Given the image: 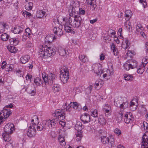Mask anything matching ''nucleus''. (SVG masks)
<instances>
[{"label": "nucleus", "mask_w": 148, "mask_h": 148, "mask_svg": "<svg viewBox=\"0 0 148 148\" xmlns=\"http://www.w3.org/2000/svg\"><path fill=\"white\" fill-rule=\"evenodd\" d=\"M82 21L81 17H76L74 18L73 17H69V18L64 25V29L68 32H72L73 29V28L67 25L69 24L74 27H79L81 25Z\"/></svg>", "instance_id": "f257e3e1"}, {"label": "nucleus", "mask_w": 148, "mask_h": 148, "mask_svg": "<svg viewBox=\"0 0 148 148\" xmlns=\"http://www.w3.org/2000/svg\"><path fill=\"white\" fill-rule=\"evenodd\" d=\"M56 47L54 45L48 47L47 45H42L39 51L40 57H50L56 53Z\"/></svg>", "instance_id": "f03ea898"}, {"label": "nucleus", "mask_w": 148, "mask_h": 148, "mask_svg": "<svg viewBox=\"0 0 148 148\" xmlns=\"http://www.w3.org/2000/svg\"><path fill=\"white\" fill-rule=\"evenodd\" d=\"M42 77L45 84L51 85L54 83L53 88L60 87L59 84H55L56 79L57 78V76L55 74L52 73L47 74L45 73H43L42 74Z\"/></svg>", "instance_id": "7ed1b4c3"}, {"label": "nucleus", "mask_w": 148, "mask_h": 148, "mask_svg": "<svg viewBox=\"0 0 148 148\" xmlns=\"http://www.w3.org/2000/svg\"><path fill=\"white\" fill-rule=\"evenodd\" d=\"M55 120V119H53L47 121H44L42 124L40 123L39 125L37 127V129L38 131H41L46 129L47 127H48L50 128L53 127L56 125Z\"/></svg>", "instance_id": "20e7f679"}, {"label": "nucleus", "mask_w": 148, "mask_h": 148, "mask_svg": "<svg viewBox=\"0 0 148 148\" xmlns=\"http://www.w3.org/2000/svg\"><path fill=\"white\" fill-rule=\"evenodd\" d=\"M137 62L134 60H131L127 61L124 65V69L127 71H129L130 69L136 68L137 66Z\"/></svg>", "instance_id": "39448f33"}, {"label": "nucleus", "mask_w": 148, "mask_h": 148, "mask_svg": "<svg viewBox=\"0 0 148 148\" xmlns=\"http://www.w3.org/2000/svg\"><path fill=\"white\" fill-rule=\"evenodd\" d=\"M63 108L66 109V111L70 112L71 108H73L76 110H79V109L81 108L80 106L77 102H71L70 104L66 103L64 106Z\"/></svg>", "instance_id": "423d86ee"}, {"label": "nucleus", "mask_w": 148, "mask_h": 148, "mask_svg": "<svg viewBox=\"0 0 148 148\" xmlns=\"http://www.w3.org/2000/svg\"><path fill=\"white\" fill-rule=\"evenodd\" d=\"M101 141L104 144H108V146L112 147L114 145V139L109 138L106 136H101Z\"/></svg>", "instance_id": "0eeeda50"}, {"label": "nucleus", "mask_w": 148, "mask_h": 148, "mask_svg": "<svg viewBox=\"0 0 148 148\" xmlns=\"http://www.w3.org/2000/svg\"><path fill=\"white\" fill-rule=\"evenodd\" d=\"M11 113V111L5 109L2 111L0 114V124L4 119L8 117Z\"/></svg>", "instance_id": "6e6552de"}, {"label": "nucleus", "mask_w": 148, "mask_h": 148, "mask_svg": "<svg viewBox=\"0 0 148 148\" xmlns=\"http://www.w3.org/2000/svg\"><path fill=\"white\" fill-rule=\"evenodd\" d=\"M14 125L11 123H9L6 125L4 127V133L11 134L14 130Z\"/></svg>", "instance_id": "1a4fd4ad"}, {"label": "nucleus", "mask_w": 148, "mask_h": 148, "mask_svg": "<svg viewBox=\"0 0 148 148\" xmlns=\"http://www.w3.org/2000/svg\"><path fill=\"white\" fill-rule=\"evenodd\" d=\"M92 69L97 76H100L103 73L102 67L101 65L98 66L97 65L94 64L92 66Z\"/></svg>", "instance_id": "9d476101"}, {"label": "nucleus", "mask_w": 148, "mask_h": 148, "mask_svg": "<svg viewBox=\"0 0 148 148\" xmlns=\"http://www.w3.org/2000/svg\"><path fill=\"white\" fill-rule=\"evenodd\" d=\"M36 130L34 126L30 125L27 131V135L29 137H34L36 135Z\"/></svg>", "instance_id": "9b49d317"}, {"label": "nucleus", "mask_w": 148, "mask_h": 148, "mask_svg": "<svg viewBox=\"0 0 148 148\" xmlns=\"http://www.w3.org/2000/svg\"><path fill=\"white\" fill-rule=\"evenodd\" d=\"M81 119L84 123L89 122L90 120V115L87 113H85L81 116Z\"/></svg>", "instance_id": "f8f14e48"}, {"label": "nucleus", "mask_w": 148, "mask_h": 148, "mask_svg": "<svg viewBox=\"0 0 148 148\" xmlns=\"http://www.w3.org/2000/svg\"><path fill=\"white\" fill-rule=\"evenodd\" d=\"M62 28V26H61L58 27H54L53 29V32L59 37H60L63 35V33Z\"/></svg>", "instance_id": "ddd939ff"}, {"label": "nucleus", "mask_w": 148, "mask_h": 148, "mask_svg": "<svg viewBox=\"0 0 148 148\" xmlns=\"http://www.w3.org/2000/svg\"><path fill=\"white\" fill-rule=\"evenodd\" d=\"M60 73L63 74L64 77L67 76L69 78V72L68 69L65 67L61 68Z\"/></svg>", "instance_id": "4468645a"}, {"label": "nucleus", "mask_w": 148, "mask_h": 148, "mask_svg": "<svg viewBox=\"0 0 148 148\" xmlns=\"http://www.w3.org/2000/svg\"><path fill=\"white\" fill-rule=\"evenodd\" d=\"M123 112L120 111V112L117 113L115 115V119L117 123L119 122L122 120Z\"/></svg>", "instance_id": "2eb2a0df"}, {"label": "nucleus", "mask_w": 148, "mask_h": 148, "mask_svg": "<svg viewBox=\"0 0 148 148\" xmlns=\"http://www.w3.org/2000/svg\"><path fill=\"white\" fill-rule=\"evenodd\" d=\"M124 119L125 123H129L130 122H132L133 121L134 119L131 116V115L129 114H125L124 116Z\"/></svg>", "instance_id": "dca6fc26"}, {"label": "nucleus", "mask_w": 148, "mask_h": 148, "mask_svg": "<svg viewBox=\"0 0 148 148\" xmlns=\"http://www.w3.org/2000/svg\"><path fill=\"white\" fill-rule=\"evenodd\" d=\"M142 148H148V138H142Z\"/></svg>", "instance_id": "f3484780"}, {"label": "nucleus", "mask_w": 148, "mask_h": 148, "mask_svg": "<svg viewBox=\"0 0 148 148\" xmlns=\"http://www.w3.org/2000/svg\"><path fill=\"white\" fill-rule=\"evenodd\" d=\"M58 52L60 55L61 56H64V55H67L68 52H66L65 49L62 47H60L59 49Z\"/></svg>", "instance_id": "a211bd4d"}, {"label": "nucleus", "mask_w": 148, "mask_h": 148, "mask_svg": "<svg viewBox=\"0 0 148 148\" xmlns=\"http://www.w3.org/2000/svg\"><path fill=\"white\" fill-rule=\"evenodd\" d=\"M29 58L30 57L29 56H24L21 58L20 61L22 63L25 64L28 61Z\"/></svg>", "instance_id": "6ab92c4d"}, {"label": "nucleus", "mask_w": 148, "mask_h": 148, "mask_svg": "<svg viewBox=\"0 0 148 148\" xmlns=\"http://www.w3.org/2000/svg\"><path fill=\"white\" fill-rule=\"evenodd\" d=\"M128 106V102L126 100L125 102H123L119 106V107L121 109V111H123L122 109L124 110V109L127 108Z\"/></svg>", "instance_id": "aec40b11"}, {"label": "nucleus", "mask_w": 148, "mask_h": 148, "mask_svg": "<svg viewBox=\"0 0 148 148\" xmlns=\"http://www.w3.org/2000/svg\"><path fill=\"white\" fill-rule=\"evenodd\" d=\"M111 49L113 51L114 55L115 56H117L119 54L118 49L115 47L114 43H112L111 45Z\"/></svg>", "instance_id": "412c9836"}, {"label": "nucleus", "mask_w": 148, "mask_h": 148, "mask_svg": "<svg viewBox=\"0 0 148 148\" xmlns=\"http://www.w3.org/2000/svg\"><path fill=\"white\" fill-rule=\"evenodd\" d=\"M45 12L42 10H39L37 12L36 16L38 18H41L45 14Z\"/></svg>", "instance_id": "4be33fe9"}, {"label": "nucleus", "mask_w": 148, "mask_h": 148, "mask_svg": "<svg viewBox=\"0 0 148 148\" xmlns=\"http://www.w3.org/2000/svg\"><path fill=\"white\" fill-rule=\"evenodd\" d=\"M9 134L3 133V137L5 141L9 142L11 140V138L9 135Z\"/></svg>", "instance_id": "5701e85b"}, {"label": "nucleus", "mask_w": 148, "mask_h": 148, "mask_svg": "<svg viewBox=\"0 0 148 148\" xmlns=\"http://www.w3.org/2000/svg\"><path fill=\"white\" fill-rule=\"evenodd\" d=\"M132 12L129 10H127L125 11V16L127 18V20H129L132 16Z\"/></svg>", "instance_id": "b1692460"}, {"label": "nucleus", "mask_w": 148, "mask_h": 148, "mask_svg": "<svg viewBox=\"0 0 148 148\" xmlns=\"http://www.w3.org/2000/svg\"><path fill=\"white\" fill-rule=\"evenodd\" d=\"M60 78L61 81L64 83H66L69 79L68 77L67 76L64 77L63 74L60 73Z\"/></svg>", "instance_id": "393cba45"}, {"label": "nucleus", "mask_w": 148, "mask_h": 148, "mask_svg": "<svg viewBox=\"0 0 148 148\" xmlns=\"http://www.w3.org/2000/svg\"><path fill=\"white\" fill-rule=\"evenodd\" d=\"M58 140L60 143V144L62 145H64L66 144L64 138L60 135L58 137Z\"/></svg>", "instance_id": "a878e982"}, {"label": "nucleus", "mask_w": 148, "mask_h": 148, "mask_svg": "<svg viewBox=\"0 0 148 148\" xmlns=\"http://www.w3.org/2000/svg\"><path fill=\"white\" fill-rule=\"evenodd\" d=\"M91 116L95 118V119L93 120L95 121L96 120V119H95L97 118L98 116V114L97 110L96 109H95L94 110L92 111Z\"/></svg>", "instance_id": "bb28decb"}, {"label": "nucleus", "mask_w": 148, "mask_h": 148, "mask_svg": "<svg viewBox=\"0 0 148 148\" xmlns=\"http://www.w3.org/2000/svg\"><path fill=\"white\" fill-rule=\"evenodd\" d=\"M99 123L101 125L105 124L106 121L102 115H100L98 118Z\"/></svg>", "instance_id": "cd10ccee"}, {"label": "nucleus", "mask_w": 148, "mask_h": 148, "mask_svg": "<svg viewBox=\"0 0 148 148\" xmlns=\"http://www.w3.org/2000/svg\"><path fill=\"white\" fill-rule=\"evenodd\" d=\"M34 82L37 86H39L41 84H42V82L41 79L39 77H36L34 79Z\"/></svg>", "instance_id": "c85d7f7f"}, {"label": "nucleus", "mask_w": 148, "mask_h": 148, "mask_svg": "<svg viewBox=\"0 0 148 148\" xmlns=\"http://www.w3.org/2000/svg\"><path fill=\"white\" fill-rule=\"evenodd\" d=\"M124 78L125 80L131 81L133 80L134 77L131 75L125 74L124 75Z\"/></svg>", "instance_id": "c756f323"}, {"label": "nucleus", "mask_w": 148, "mask_h": 148, "mask_svg": "<svg viewBox=\"0 0 148 148\" xmlns=\"http://www.w3.org/2000/svg\"><path fill=\"white\" fill-rule=\"evenodd\" d=\"M72 5L70 7H74L75 6V8L77 7H79L80 6V4L79 2L75 0L74 1L73 0H72L71 3V5Z\"/></svg>", "instance_id": "7c9ffc66"}, {"label": "nucleus", "mask_w": 148, "mask_h": 148, "mask_svg": "<svg viewBox=\"0 0 148 148\" xmlns=\"http://www.w3.org/2000/svg\"><path fill=\"white\" fill-rule=\"evenodd\" d=\"M82 137V133L80 132H77L76 139L77 141H80Z\"/></svg>", "instance_id": "2f4dec72"}, {"label": "nucleus", "mask_w": 148, "mask_h": 148, "mask_svg": "<svg viewBox=\"0 0 148 148\" xmlns=\"http://www.w3.org/2000/svg\"><path fill=\"white\" fill-rule=\"evenodd\" d=\"M62 111L60 110H56L54 113L53 114V115L58 118L59 116L62 115Z\"/></svg>", "instance_id": "473e14b6"}, {"label": "nucleus", "mask_w": 148, "mask_h": 148, "mask_svg": "<svg viewBox=\"0 0 148 148\" xmlns=\"http://www.w3.org/2000/svg\"><path fill=\"white\" fill-rule=\"evenodd\" d=\"M8 49L9 51L11 53H15L17 50L16 48L14 46H10L9 47H8Z\"/></svg>", "instance_id": "72a5a7b5"}, {"label": "nucleus", "mask_w": 148, "mask_h": 148, "mask_svg": "<svg viewBox=\"0 0 148 148\" xmlns=\"http://www.w3.org/2000/svg\"><path fill=\"white\" fill-rule=\"evenodd\" d=\"M33 4L32 2H30L29 3L25 5V8L28 10H32V8Z\"/></svg>", "instance_id": "f704fd0d"}, {"label": "nucleus", "mask_w": 148, "mask_h": 148, "mask_svg": "<svg viewBox=\"0 0 148 148\" xmlns=\"http://www.w3.org/2000/svg\"><path fill=\"white\" fill-rule=\"evenodd\" d=\"M5 24L4 23L0 22V33L4 31L5 28Z\"/></svg>", "instance_id": "c9c22d12"}, {"label": "nucleus", "mask_w": 148, "mask_h": 148, "mask_svg": "<svg viewBox=\"0 0 148 148\" xmlns=\"http://www.w3.org/2000/svg\"><path fill=\"white\" fill-rule=\"evenodd\" d=\"M92 87L93 86L92 85H90L89 86L85 89V91L86 94H89L91 93Z\"/></svg>", "instance_id": "e433bc0d"}, {"label": "nucleus", "mask_w": 148, "mask_h": 148, "mask_svg": "<svg viewBox=\"0 0 148 148\" xmlns=\"http://www.w3.org/2000/svg\"><path fill=\"white\" fill-rule=\"evenodd\" d=\"M145 69V66H141L137 70V73H138L140 74H142L144 71Z\"/></svg>", "instance_id": "4c0bfd02"}, {"label": "nucleus", "mask_w": 148, "mask_h": 148, "mask_svg": "<svg viewBox=\"0 0 148 148\" xmlns=\"http://www.w3.org/2000/svg\"><path fill=\"white\" fill-rule=\"evenodd\" d=\"M8 35L7 34L4 33L1 36V38L3 41H6L8 40Z\"/></svg>", "instance_id": "58836bf2"}, {"label": "nucleus", "mask_w": 148, "mask_h": 148, "mask_svg": "<svg viewBox=\"0 0 148 148\" xmlns=\"http://www.w3.org/2000/svg\"><path fill=\"white\" fill-rule=\"evenodd\" d=\"M75 8L73 7H70L69 9V16L71 17L73 16V14L75 10Z\"/></svg>", "instance_id": "ea45409f"}, {"label": "nucleus", "mask_w": 148, "mask_h": 148, "mask_svg": "<svg viewBox=\"0 0 148 148\" xmlns=\"http://www.w3.org/2000/svg\"><path fill=\"white\" fill-rule=\"evenodd\" d=\"M65 113L64 112H63L62 113V114L61 116H59L57 118H56V119H55V123L56 124V121L58 119H59V120H63L65 118Z\"/></svg>", "instance_id": "a19ab883"}, {"label": "nucleus", "mask_w": 148, "mask_h": 148, "mask_svg": "<svg viewBox=\"0 0 148 148\" xmlns=\"http://www.w3.org/2000/svg\"><path fill=\"white\" fill-rule=\"evenodd\" d=\"M80 60L83 62H85L87 60V58L86 56L81 55L79 56Z\"/></svg>", "instance_id": "79ce46f5"}, {"label": "nucleus", "mask_w": 148, "mask_h": 148, "mask_svg": "<svg viewBox=\"0 0 148 148\" xmlns=\"http://www.w3.org/2000/svg\"><path fill=\"white\" fill-rule=\"evenodd\" d=\"M45 39L48 42H51L53 41V35H52L51 36H47L46 37Z\"/></svg>", "instance_id": "37998d69"}, {"label": "nucleus", "mask_w": 148, "mask_h": 148, "mask_svg": "<svg viewBox=\"0 0 148 148\" xmlns=\"http://www.w3.org/2000/svg\"><path fill=\"white\" fill-rule=\"evenodd\" d=\"M142 63L143 64V66H145V65H146L148 63V58L147 57L144 58L142 60Z\"/></svg>", "instance_id": "c03bdc74"}, {"label": "nucleus", "mask_w": 148, "mask_h": 148, "mask_svg": "<svg viewBox=\"0 0 148 148\" xmlns=\"http://www.w3.org/2000/svg\"><path fill=\"white\" fill-rule=\"evenodd\" d=\"M136 29L137 32H140V31H142L143 29V28L141 24H138L137 25Z\"/></svg>", "instance_id": "a18cd8bd"}, {"label": "nucleus", "mask_w": 148, "mask_h": 148, "mask_svg": "<svg viewBox=\"0 0 148 148\" xmlns=\"http://www.w3.org/2000/svg\"><path fill=\"white\" fill-rule=\"evenodd\" d=\"M33 118L34 119H33L31 120L32 123V126H34V124L36 125V124L34 122V119H35L36 121H37V122L38 121V118L37 116L36 115H35L33 117Z\"/></svg>", "instance_id": "49530a36"}, {"label": "nucleus", "mask_w": 148, "mask_h": 148, "mask_svg": "<svg viewBox=\"0 0 148 148\" xmlns=\"http://www.w3.org/2000/svg\"><path fill=\"white\" fill-rule=\"evenodd\" d=\"M14 33L15 34H18L21 31L19 30V28L17 27H14V30H13Z\"/></svg>", "instance_id": "de8ad7c7"}, {"label": "nucleus", "mask_w": 148, "mask_h": 148, "mask_svg": "<svg viewBox=\"0 0 148 148\" xmlns=\"http://www.w3.org/2000/svg\"><path fill=\"white\" fill-rule=\"evenodd\" d=\"M73 14V16L70 17H73L74 18H75L76 17H81L78 14V11H76L75 10Z\"/></svg>", "instance_id": "09e8293b"}, {"label": "nucleus", "mask_w": 148, "mask_h": 148, "mask_svg": "<svg viewBox=\"0 0 148 148\" xmlns=\"http://www.w3.org/2000/svg\"><path fill=\"white\" fill-rule=\"evenodd\" d=\"M114 132L118 136L120 135L121 133V131L118 128L115 129L114 130Z\"/></svg>", "instance_id": "8fccbe9b"}, {"label": "nucleus", "mask_w": 148, "mask_h": 148, "mask_svg": "<svg viewBox=\"0 0 148 148\" xmlns=\"http://www.w3.org/2000/svg\"><path fill=\"white\" fill-rule=\"evenodd\" d=\"M84 128L83 127H78L77 128L76 127V126H75V129L77 131V132H80L82 133V130Z\"/></svg>", "instance_id": "3c124183"}, {"label": "nucleus", "mask_w": 148, "mask_h": 148, "mask_svg": "<svg viewBox=\"0 0 148 148\" xmlns=\"http://www.w3.org/2000/svg\"><path fill=\"white\" fill-rule=\"evenodd\" d=\"M139 2L141 3H142L144 8L147 6V3L145 0H139Z\"/></svg>", "instance_id": "603ef678"}, {"label": "nucleus", "mask_w": 148, "mask_h": 148, "mask_svg": "<svg viewBox=\"0 0 148 148\" xmlns=\"http://www.w3.org/2000/svg\"><path fill=\"white\" fill-rule=\"evenodd\" d=\"M110 110V108H109L108 109L107 108H103V110L105 114L106 115H108L107 114H106L107 113H108L109 112Z\"/></svg>", "instance_id": "864d4df0"}, {"label": "nucleus", "mask_w": 148, "mask_h": 148, "mask_svg": "<svg viewBox=\"0 0 148 148\" xmlns=\"http://www.w3.org/2000/svg\"><path fill=\"white\" fill-rule=\"evenodd\" d=\"M5 148H13V146L10 143H8L5 146Z\"/></svg>", "instance_id": "5fc2aeb1"}, {"label": "nucleus", "mask_w": 148, "mask_h": 148, "mask_svg": "<svg viewBox=\"0 0 148 148\" xmlns=\"http://www.w3.org/2000/svg\"><path fill=\"white\" fill-rule=\"evenodd\" d=\"M130 109L132 111H134L137 108V105L130 106Z\"/></svg>", "instance_id": "6e6d98bb"}, {"label": "nucleus", "mask_w": 148, "mask_h": 148, "mask_svg": "<svg viewBox=\"0 0 148 148\" xmlns=\"http://www.w3.org/2000/svg\"><path fill=\"white\" fill-rule=\"evenodd\" d=\"M143 126L144 129L147 130L148 128V124L146 122H143Z\"/></svg>", "instance_id": "4d7b16f0"}, {"label": "nucleus", "mask_w": 148, "mask_h": 148, "mask_svg": "<svg viewBox=\"0 0 148 148\" xmlns=\"http://www.w3.org/2000/svg\"><path fill=\"white\" fill-rule=\"evenodd\" d=\"M25 33H26L27 35H28L29 36L30 35L31 30H30V29L29 28H27L25 29Z\"/></svg>", "instance_id": "13d9d810"}, {"label": "nucleus", "mask_w": 148, "mask_h": 148, "mask_svg": "<svg viewBox=\"0 0 148 148\" xmlns=\"http://www.w3.org/2000/svg\"><path fill=\"white\" fill-rule=\"evenodd\" d=\"M85 13V10H83L82 8H79V16L81 14L84 15Z\"/></svg>", "instance_id": "bf43d9fd"}, {"label": "nucleus", "mask_w": 148, "mask_h": 148, "mask_svg": "<svg viewBox=\"0 0 148 148\" xmlns=\"http://www.w3.org/2000/svg\"><path fill=\"white\" fill-rule=\"evenodd\" d=\"M125 43L126 44V46L125 47V49H126L127 47L130 45V43L129 42V40L127 39L126 38L125 41Z\"/></svg>", "instance_id": "052dcab7"}, {"label": "nucleus", "mask_w": 148, "mask_h": 148, "mask_svg": "<svg viewBox=\"0 0 148 148\" xmlns=\"http://www.w3.org/2000/svg\"><path fill=\"white\" fill-rule=\"evenodd\" d=\"M14 41L12 45H16L18 44L19 42V41L18 40L16 39V38H14Z\"/></svg>", "instance_id": "680f3d73"}, {"label": "nucleus", "mask_w": 148, "mask_h": 148, "mask_svg": "<svg viewBox=\"0 0 148 148\" xmlns=\"http://www.w3.org/2000/svg\"><path fill=\"white\" fill-rule=\"evenodd\" d=\"M6 62L3 61L1 65V68L2 69H4L6 67Z\"/></svg>", "instance_id": "e2e57ef3"}, {"label": "nucleus", "mask_w": 148, "mask_h": 148, "mask_svg": "<svg viewBox=\"0 0 148 148\" xmlns=\"http://www.w3.org/2000/svg\"><path fill=\"white\" fill-rule=\"evenodd\" d=\"M53 91L54 93H56L58 92L60 90V87H58V88H53Z\"/></svg>", "instance_id": "0e129e2a"}, {"label": "nucleus", "mask_w": 148, "mask_h": 148, "mask_svg": "<svg viewBox=\"0 0 148 148\" xmlns=\"http://www.w3.org/2000/svg\"><path fill=\"white\" fill-rule=\"evenodd\" d=\"M8 67L9 69V70H8V71H12L14 68V66L12 64L10 65L9 66H8Z\"/></svg>", "instance_id": "69168bd1"}, {"label": "nucleus", "mask_w": 148, "mask_h": 148, "mask_svg": "<svg viewBox=\"0 0 148 148\" xmlns=\"http://www.w3.org/2000/svg\"><path fill=\"white\" fill-rule=\"evenodd\" d=\"M76 127L77 128L78 127H83L84 126L82 125V123L80 122H78L77 123V124L75 125Z\"/></svg>", "instance_id": "338daca9"}, {"label": "nucleus", "mask_w": 148, "mask_h": 148, "mask_svg": "<svg viewBox=\"0 0 148 148\" xmlns=\"http://www.w3.org/2000/svg\"><path fill=\"white\" fill-rule=\"evenodd\" d=\"M147 138V139L148 138V131L146 132L143 135L142 138Z\"/></svg>", "instance_id": "774afa93"}]
</instances>
